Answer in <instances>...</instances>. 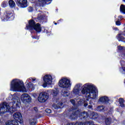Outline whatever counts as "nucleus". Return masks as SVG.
<instances>
[{
	"mask_svg": "<svg viewBox=\"0 0 125 125\" xmlns=\"http://www.w3.org/2000/svg\"><path fill=\"white\" fill-rule=\"evenodd\" d=\"M82 85H83L82 83L77 84L73 89V93L76 95L80 94V90H81V86H82Z\"/></svg>",
	"mask_w": 125,
	"mask_h": 125,
	"instance_id": "4468645a",
	"label": "nucleus"
},
{
	"mask_svg": "<svg viewBox=\"0 0 125 125\" xmlns=\"http://www.w3.org/2000/svg\"><path fill=\"white\" fill-rule=\"evenodd\" d=\"M11 109L12 108H10V106L6 103L0 104V115L1 116L7 112L12 113Z\"/></svg>",
	"mask_w": 125,
	"mask_h": 125,
	"instance_id": "6e6552de",
	"label": "nucleus"
},
{
	"mask_svg": "<svg viewBox=\"0 0 125 125\" xmlns=\"http://www.w3.org/2000/svg\"><path fill=\"white\" fill-rule=\"evenodd\" d=\"M29 124L30 125H37V119L36 118H31L29 119Z\"/></svg>",
	"mask_w": 125,
	"mask_h": 125,
	"instance_id": "a211bd4d",
	"label": "nucleus"
},
{
	"mask_svg": "<svg viewBox=\"0 0 125 125\" xmlns=\"http://www.w3.org/2000/svg\"><path fill=\"white\" fill-rule=\"evenodd\" d=\"M45 112L47 113V114H50V113H51V110L48 108L45 110Z\"/></svg>",
	"mask_w": 125,
	"mask_h": 125,
	"instance_id": "c85d7f7f",
	"label": "nucleus"
},
{
	"mask_svg": "<svg viewBox=\"0 0 125 125\" xmlns=\"http://www.w3.org/2000/svg\"><path fill=\"white\" fill-rule=\"evenodd\" d=\"M119 18H122V16H120Z\"/></svg>",
	"mask_w": 125,
	"mask_h": 125,
	"instance_id": "4c0bfd02",
	"label": "nucleus"
},
{
	"mask_svg": "<svg viewBox=\"0 0 125 125\" xmlns=\"http://www.w3.org/2000/svg\"><path fill=\"white\" fill-rule=\"evenodd\" d=\"M1 21H8L10 18L11 20L14 19V14L10 11H6L1 16Z\"/></svg>",
	"mask_w": 125,
	"mask_h": 125,
	"instance_id": "1a4fd4ad",
	"label": "nucleus"
},
{
	"mask_svg": "<svg viewBox=\"0 0 125 125\" xmlns=\"http://www.w3.org/2000/svg\"><path fill=\"white\" fill-rule=\"evenodd\" d=\"M50 0H38V1H39V2H40V3H45V2H46L47 1H50Z\"/></svg>",
	"mask_w": 125,
	"mask_h": 125,
	"instance_id": "393cba45",
	"label": "nucleus"
},
{
	"mask_svg": "<svg viewBox=\"0 0 125 125\" xmlns=\"http://www.w3.org/2000/svg\"><path fill=\"white\" fill-rule=\"evenodd\" d=\"M123 1H125V0H123Z\"/></svg>",
	"mask_w": 125,
	"mask_h": 125,
	"instance_id": "ea45409f",
	"label": "nucleus"
},
{
	"mask_svg": "<svg viewBox=\"0 0 125 125\" xmlns=\"http://www.w3.org/2000/svg\"><path fill=\"white\" fill-rule=\"evenodd\" d=\"M104 106L103 105H100L98 106L97 107V110L98 111H100V112H102V111H103V110H104Z\"/></svg>",
	"mask_w": 125,
	"mask_h": 125,
	"instance_id": "b1692460",
	"label": "nucleus"
},
{
	"mask_svg": "<svg viewBox=\"0 0 125 125\" xmlns=\"http://www.w3.org/2000/svg\"><path fill=\"white\" fill-rule=\"evenodd\" d=\"M118 48L119 50H124L125 49V48L122 46H119Z\"/></svg>",
	"mask_w": 125,
	"mask_h": 125,
	"instance_id": "cd10ccee",
	"label": "nucleus"
},
{
	"mask_svg": "<svg viewBox=\"0 0 125 125\" xmlns=\"http://www.w3.org/2000/svg\"><path fill=\"white\" fill-rule=\"evenodd\" d=\"M122 36H125V34L124 33L119 34L117 36V39L118 40H123L124 38L122 37Z\"/></svg>",
	"mask_w": 125,
	"mask_h": 125,
	"instance_id": "5701e85b",
	"label": "nucleus"
},
{
	"mask_svg": "<svg viewBox=\"0 0 125 125\" xmlns=\"http://www.w3.org/2000/svg\"><path fill=\"white\" fill-rule=\"evenodd\" d=\"M59 86L62 88H64L62 91L61 94L64 97H67L70 95V91L67 89H70L72 86V83L70 79L66 77L62 78L59 81Z\"/></svg>",
	"mask_w": 125,
	"mask_h": 125,
	"instance_id": "7ed1b4c3",
	"label": "nucleus"
},
{
	"mask_svg": "<svg viewBox=\"0 0 125 125\" xmlns=\"http://www.w3.org/2000/svg\"><path fill=\"white\" fill-rule=\"evenodd\" d=\"M9 100H12L13 101V108H16V107H20L21 105V101H20V98L18 97V94H14V95H11L9 96Z\"/></svg>",
	"mask_w": 125,
	"mask_h": 125,
	"instance_id": "423d86ee",
	"label": "nucleus"
},
{
	"mask_svg": "<svg viewBox=\"0 0 125 125\" xmlns=\"http://www.w3.org/2000/svg\"><path fill=\"white\" fill-rule=\"evenodd\" d=\"M53 108H54V109H58V108H60V107L59 106H58L56 104H53Z\"/></svg>",
	"mask_w": 125,
	"mask_h": 125,
	"instance_id": "bb28decb",
	"label": "nucleus"
},
{
	"mask_svg": "<svg viewBox=\"0 0 125 125\" xmlns=\"http://www.w3.org/2000/svg\"><path fill=\"white\" fill-rule=\"evenodd\" d=\"M73 111L75 112L71 115L72 119H76V118H77L78 116L81 118H82L83 117V118H84V119H86V118L88 117V113L87 112H83V113H81L80 112V111L76 110L75 109Z\"/></svg>",
	"mask_w": 125,
	"mask_h": 125,
	"instance_id": "9d476101",
	"label": "nucleus"
},
{
	"mask_svg": "<svg viewBox=\"0 0 125 125\" xmlns=\"http://www.w3.org/2000/svg\"><path fill=\"white\" fill-rule=\"evenodd\" d=\"M1 6L2 7H6L7 6V2L4 1L2 3Z\"/></svg>",
	"mask_w": 125,
	"mask_h": 125,
	"instance_id": "a878e982",
	"label": "nucleus"
},
{
	"mask_svg": "<svg viewBox=\"0 0 125 125\" xmlns=\"http://www.w3.org/2000/svg\"><path fill=\"white\" fill-rule=\"evenodd\" d=\"M8 3L11 8H15V6H16V4H15V2L13 0H10L8 1Z\"/></svg>",
	"mask_w": 125,
	"mask_h": 125,
	"instance_id": "f3484780",
	"label": "nucleus"
},
{
	"mask_svg": "<svg viewBox=\"0 0 125 125\" xmlns=\"http://www.w3.org/2000/svg\"><path fill=\"white\" fill-rule=\"evenodd\" d=\"M120 12L123 14H125V5L122 4L120 6Z\"/></svg>",
	"mask_w": 125,
	"mask_h": 125,
	"instance_id": "aec40b11",
	"label": "nucleus"
},
{
	"mask_svg": "<svg viewBox=\"0 0 125 125\" xmlns=\"http://www.w3.org/2000/svg\"><path fill=\"white\" fill-rule=\"evenodd\" d=\"M113 29H114V30H118V28H116V27H114V28H113Z\"/></svg>",
	"mask_w": 125,
	"mask_h": 125,
	"instance_id": "f704fd0d",
	"label": "nucleus"
},
{
	"mask_svg": "<svg viewBox=\"0 0 125 125\" xmlns=\"http://www.w3.org/2000/svg\"><path fill=\"white\" fill-rule=\"evenodd\" d=\"M17 4L21 8H25L28 6L27 0H18Z\"/></svg>",
	"mask_w": 125,
	"mask_h": 125,
	"instance_id": "ddd939ff",
	"label": "nucleus"
},
{
	"mask_svg": "<svg viewBox=\"0 0 125 125\" xmlns=\"http://www.w3.org/2000/svg\"><path fill=\"white\" fill-rule=\"evenodd\" d=\"M21 100L23 103H30L32 102V98L29 94L23 93L21 96Z\"/></svg>",
	"mask_w": 125,
	"mask_h": 125,
	"instance_id": "f8f14e48",
	"label": "nucleus"
},
{
	"mask_svg": "<svg viewBox=\"0 0 125 125\" xmlns=\"http://www.w3.org/2000/svg\"><path fill=\"white\" fill-rule=\"evenodd\" d=\"M70 102H71V103H72V104H73L74 105V104H75L76 102H75V101L74 100H71Z\"/></svg>",
	"mask_w": 125,
	"mask_h": 125,
	"instance_id": "2f4dec72",
	"label": "nucleus"
},
{
	"mask_svg": "<svg viewBox=\"0 0 125 125\" xmlns=\"http://www.w3.org/2000/svg\"><path fill=\"white\" fill-rule=\"evenodd\" d=\"M35 96H37V94H34V96H35Z\"/></svg>",
	"mask_w": 125,
	"mask_h": 125,
	"instance_id": "c9c22d12",
	"label": "nucleus"
},
{
	"mask_svg": "<svg viewBox=\"0 0 125 125\" xmlns=\"http://www.w3.org/2000/svg\"><path fill=\"white\" fill-rule=\"evenodd\" d=\"M81 93L85 95L86 101L80 100L79 104H83V103H84L85 107H86L89 104L88 106V108H92V104H93L91 102L92 99H95L98 96V90L96 87L93 84L89 83H85L83 85Z\"/></svg>",
	"mask_w": 125,
	"mask_h": 125,
	"instance_id": "f257e3e1",
	"label": "nucleus"
},
{
	"mask_svg": "<svg viewBox=\"0 0 125 125\" xmlns=\"http://www.w3.org/2000/svg\"><path fill=\"white\" fill-rule=\"evenodd\" d=\"M56 80L55 76H51L49 74L45 75L43 78V83L42 86L45 88L47 85H52V84H54Z\"/></svg>",
	"mask_w": 125,
	"mask_h": 125,
	"instance_id": "20e7f679",
	"label": "nucleus"
},
{
	"mask_svg": "<svg viewBox=\"0 0 125 125\" xmlns=\"http://www.w3.org/2000/svg\"><path fill=\"white\" fill-rule=\"evenodd\" d=\"M49 96L47 93L45 92H41L39 94V95L38 98V100L41 103H44L47 101Z\"/></svg>",
	"mask_w": 125,
	"mask_h": 125,
	"instance_id": "9b49d317",
	"label": "nucleus"
},
{
	"mask_svg": "<svg viewBox=\"0 0 125 125\" xmlns=\"http://www.w3.org/2000/svg\"><path fill=\"white\" fill-rule=\"evenodd\" d=\"M26 28L28 30H31L34 29L38 32L40 33L41 31H42V27H41V25L39 23H37L36 24L35 21L33 20H30L29 21V26H26Z\"/></svg>",
	"mask_w": 125,
	"mask_h": 125,
	"instance_id": "0eeeda50",
	"label": "nucleus"
},
{
	"mask_svg": "<svg viewBox=\"0 0 125 125\" xmlns=\"http://www.w3.org/2000/svg\"><path fill=\"white\" fill-rule=\"evenodd\" d=\"M49 92H51V95L53 97H56L58 95V93L59 92L57 89H54L53 90H49Z\"/></svg>",
	"mask_w": 125,
	"mask_h": 125,
	"instance_id": "2eb2a0df",
	"label": "nucleus"
},
{
	"mask_svg": "<svg viewBox=\"0 0 125 125\" xmlns=\"http://www.w3.org/2000/svg\"><path fill=\"white\" fill-rule=\"evenodd\" d=\"M15 120H9L6 123V125H19V123H22V115L20 112L15 113L13 115Z\"/></svg>",
	"mask_w": 125,
	"mask_h": 125,
	"instance_id": "39448f33",
	"label": "nucleus"
},
{
	"mask_svg": "<svg viewBox=\"0 0 125 125\" xmlns=\"http://www.w3.org/2000/svg\"><path fill=\"white\" fill-rule=\"evenodd\" d=\"M100 101L102 103H108V102L109 101V98L106 96L101 97L100 98Z\"/></svg>",
	"mask_w": 125,
	"mask_h": 125,
	"instance_id": "dca6fc26",
	"label": "nucleus"
},
{
	"mask_svg": "<svg viewBox=\"0 0 125 125\" xmlns=\"http://www.w3.org/2000/svg\"><path fill=\"white\" fill-rule=\"evenodd\" d=\"M33 39H37V38L33 37Z\"/></svg>",
	"mask_w": 125,
	"mask_h": 125,
	"instance_id": "58836bf2",
	"label": "nucleus"
},
{
	"mask_svg": "<svg viewBox=\"0 0 125 125\" xmlns=\"http://www.w3.org/2000/svg\"><path fill=\"white\" fill-rule=\"evenodd\" d=\"M116 25L117 26H120L121 25V22H120V21H117L116 22Z\"/></svg>",
	"mask_w": 125,
	"mask_h": 125,
	"instance_id": "7c9ffc66",
	"label": "nucleus"
},
{
	"mask_svg": "<svg viewBox=\"0 0 125 125\" xmlns=\"http://www.w3.org/2000/svg\"><path fill=\"white\" fill-rule=\"evenodd\" d=\"M91 117H92V119H97L98 118V114L96 112H92Z\"/></svg>",
	"mask_w": 125,
	"mask_h": 125,
	"instance_id": "412c9836",
	"label": "nucleus"
},
{
	"mask_svg": "<svg viewBox=\"0 0 125 125\" xmlns=\"http://www.w3.org/2000/svg\"><path fill=\"white\" fill-rule=\"evenodd\" d=\"M105 123L106 125H111V118H106L105 120Z\"/></svg>",
	"mask_w": 125,
	"mask_h": 125,
	"instance_id": "4be33fe9",
	"label": "nucleus"
},
{
	"mask_svg": "<svg viewBox=\"0 0 125 125\" xmlns=\"http://www.w3.org/2000/svg\"><path fill=\"white\" fill-rule=\"evenodd\" d=\"M55 25H57V23H55Z\"/></svg>",
	"mask_w": 125,
	"mask_h": 125,
	"instance_id": "e433bc0d",
	"label": "nucleus"
},
{
	"mask_svg": "<svg viewBox=\"0 0 125 125\" xmlns=\"http://www.w3.org/2000/svg\"><path fill=\"white\" fill-rule=\"evenodd\" d=\"M119 104H120V106L121 107H125V100H124L123 98H120L119 99Z\"/></svg>",
	"mask_w": 125,
	"mask_h": 125,
	"instance_id": "6ab92c4d",
	"label": "nucleus"
},
{
	"mask_svg": "<svg viewBox=\"0 0 125 125\" xmlns=\"http://www.w3.org/2000/svg\"><path fill=\"white\" fill-rule=\"evenodd\" d=\"M36 79L30 78L27 79L26 87L24 84V82L19 79H13L11 82L10 90L15 92H27L29 89L34 90L35 85L30 82H34Z\"/></svg>",
	"mask_w": 125,
	"mask_h": 125,
	"instance_id": "f03ea898",
	"label": "nucleus"
},
{
	"mask_svg": "<svg viewBox=\"0 0 125 125\" xmlns=\"http://www.w3.org/2000/svg\"><path fill=\"white\" fill-rule=\"evenodd\" d=\"M34 110L35 111V112H38V108L34 107Z\"/></svg>",
	"mask_w": 125,
	"mask_h": 125,
	"instance_id": "473e14b6",
	"label": "nucleus"
},
{
	"mask_svg": "<svg viewBox=\"0 0 125 125\" xmlns=\"http://www.w3.org/2000/svg\"><path fill=\"white\" fill-rule=\"evenodd\" d=\"M28 10L29 12H32V11H33V7H28Z\"/></svg>",
	"mask_w": 125,
	"mask_h": 125,
	"instance_id": "c756f323",
	"label": "nucleus"
},
{
	"mask_svg": "<svg viewBox=\"0 0 125 125\" xmlns=\"http://www.w3.org/2000/svg\"><path fill=\"white\" fill-rule=\"evenodd\" d=\"M121 70H123V71L124 72H125V67H124L123 68H122Z\"/></svg>",
	"mask_w": 125,
	"mask_h": 125,
	"instance_id": "72a5a7b5",
	"label": "nucleus"
}]
</instances>
